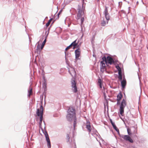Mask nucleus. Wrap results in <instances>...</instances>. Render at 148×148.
I'll return each mask as SVG.
<instances>
[{"label":"nucleus","mask_w":148,"mask_h":148,"mask_svg":"<svg viewBox=\"0 0 148 148\" xmlns=\"http://www.w3.org/2000/svg\"><path fill=\"white\" fill-rule=\"evenodd\" d=\"M105 68L101 67V71L102 72H103L105 71Z\"/></svg>","instance_id":"obj_26"},{"label":"nucleus","mask_w":148,"mask_h":148,"mask_svg":"<svg viewBox=\"0 0 148 148\" xmlns=\"http://www.w3.org/2000/svg\"><path fill=\"white\" fill-rule=\"evenodd\" d=\"M47 23H49L50 24L51 22L48 21V22Z\"/></svg>","instance_id":"obj_36"},{"label":"nucleus","mask_w":148,"mask_h":148,"mask_svg":"<svg viewBox=\"0 0 148 148\" xmlns=\"http://www.w3.org/2000/svg\"><path fill=\"white\" fill-rule=\"evenodd\" d=\"M93 56H94V55H93Z\"/></svg>","instance_id":"obj_39"},{"label":"nucleus","mask_w":148,"mask_h":148,"mask_svg":"<svg viewBox=\"0 0 148 148\" xmlns=\"http://www.w3.org/2000/svg\"><path fill=\"white\" fill-rule=\"evenodd\" d=\"M52 18H51L49 21L50 22L52 21Z\"/></svg>","instance_id":"obj_34"},{"label":"nucleus","mask_w":148,"mask_h":148,"mask_svg":"<svg viewBox=\"0 0 148 148\" xmlns=\"http://www.w3.org/2000/svg\"><path fill=\"white\" fill-rule=\"evenodd\" d=\"M43 132L45 136L47 142L48 147V148H51V143L47 132L45 131V132Z\"/></svg>","instance_id":"obj_8"},{"label":"nucleus","mask_w":148,"mask_h":148,"mask_svg":"<svg viewBox=\"0 0 148 148\" xmlns=\"http://www.w3.org/2000/svg\"><path fill=\"white\" fill-rule=\"evenodd\" d=\"M75 52L76 59L77 60L79 59V58L80 54V49H78L75 51Z\"/></svg>","instance_id":"obj_12"},{"label":"nucleus","mask_w":148,"mask_h":148,"mask_svg":"<svg viewBox=\"0 0 148 148\" xmlns=\"http://www.w3.org/2000/svg\"><path fill=\"white\" fill-rule=\"evenodd\" d=\"M103 14L105 15V18L107 20V21L104 20L102 21L101 25L102 26H105L106 24H107L108 23V21L110 20V16L109 14L108 13V8L106 6H105V9L103 12Z\"/></svg>","instance_id":"obj_3"},{"label":"nucleus","mask_w":148,"mask_h":148,"mask_svg":"<svg viewBox=\"0 0 148 148\" xmlns=\"http://www.w3.org/2000/svg\"><path fill=\"white\" fill-rule=\"evenodd\" d=\"M77 40H75L74 41H73L71 45V46H73L74 47L73 48H74L75 46H76L77 45V44L76 43V41Z\"/></svg>","instance_id":"obj_18"},{"label":"nucleus","mask_w":148,"mask_h":148,"mask_svg":"<svg viewBox=\"0 0 148 148\" xmlns=\"http://www.w3.org/2000/svg\"><path fill=\"white\" fill-rule=\"evenodd\" d=\"M66 139L67 142H69L70 141V137L68 134L67 135Z\"/></svg>","instance_id":"obj_22"},{"label":"nucleus","mask_w":148,"mask_h":148,"mask_svg":"<svg viewBox=\"0 0 148 148\" xmlns=\"http://www.w3.org/2000/svg\"><path fill=\"white\" fill-rule=\"evenodd\" d=\"M83 36V34L82 35V37Z\"/></svg>","instance_id":"obj_38"},{"label":"nucleus","mask_w":148,"mask_h":148,"mask_svg":"<svg viewBox=\"0 0 148 148\" xmlns=\"http://www.w3.org/2000/svg\"><path fill=\"white\" fill-rule=\"evenodd\" d=\"M72 148H76V145L75 140H73L72 143Z\"/></svg>","instance_id":"obj_21"},{"label":"nucleus","mask_w":148,"mask_h":148,"mask_svg":"<svg viewBox=\"0 0 148 148\" xmlns=\"http://www.w3.org/2000/svg\"><path fill=\"white\" fill-rule=\"evenodd\" d=\"M49 29H48V31H49Z\"/></svg>","instance_id":"obj_37"},{"label":"nucleus","mask_w":148,"mask_h":148,"mask_svg":"<svg viewBox=\"0 0 148 148\" xmlns=\"http://www.w3.org/2000/svg\"><path fill=\"white\" fill-rule=\"evenodd\" d=\"M117 104H118L120 103V100H117Z\"/></svg>","instance_id":"obj_29"},{"label":"nucleus","mask_w":148,"mask_h":148,"mask_svg":"<svg viewBox=\"0 0 148 148\" xmlns=\"http://www.w3.org/2000/svg\"><path fill=\"white\" fill-rule=\"evenodd\" d=\"M99 0H98V1H99Z\"/></svg>","instance_id":"obj_41"},{"label":"nucleus","mask_w":148,"mask_h":148,"mask_svg":"<svg viewBox=\"0 0 148 148\" xmlns=\"http://www.w3.org/2000/svg\"><path fill=\"white\" fill-rule=\"evenodd\" d=\"M102 59L105 60L106 64L107 66H108L109 64L111 65L115 63V62L113 58L110 56H108L106 58V57L104 56Z\"/></svg>","instance_id":"obj_5"},{"label":"nucleus","mask_w":148,"mask_h":148,"mask_svg":"<svg viewBox=\"0 0 148 148\" xmlns=\"http://www.w3.org/2000/svg\"><path fill=\"white\" fill-rule=\"evenodd\" d=\"M49 24H50L49 23H47L46 24V25L47 27H48L49 25Z\"/></svg>","instance_id":"obj_31"},{"label":"nucleus","mask_w":148,"mask_h":148,"mask_svg":"<svg viewBox=\"0 0 148 148\" xmlns=\"http://www.w3.org/2000/svg\"><path fill=\"white\" fill-rule=\"evenodd\" d=\"M67 114L66 118L67 120L69 121L73 120H74L73 127L74 128L75 127L76 124V119L75 116V110L73 108H69L67 111Z\"/></svg>","instance_id":"obj_1"},{"label":"nucleus","mask_w":148,"mask_h":148,"mask_svg":"<svg viewBox=\"0 0 148 148\" xmlns=\"http://www.w3.org/2000/svg\"><path fill=\"white\" fill-rule=\"evenodd\" d=\"M117 99L120 100L121 99L122 95V94L121 92H119V93L118 95H117Z\"/></svg>","instance_id":"obj_17"},{"label":"nucleus","mask_w":148,"mask_h":148,"mask_svg":"<svg viewBox=\"0 0 148 148\" xmlns=\"http://www.w3.org/2000/svg\"><path fill=\"white\" fill-rule=\"evenodd\" d=\"M46 42V39H45L43 41V42L42 43V45L41 46V50H42L43 48L44 47V45Z\"/></svg>","instance_id":"obj_20"},{"label":"nucleus","mask_w":148,"mask_h":148,"mask_svg":"<svg viewBox=\"0 0 148 148\" xmlns=\"http://www.w3.org/2000/svg\"><path fill=\"white\" fill-rule=\"evenodd\" d=\"M71 45H69V46H68L65 49V50H67L68 49H69V48H70V47H71Z\"/></svg>","instance_id":"obj_27"},{"label":"nucleus","mask_w":148,"mask_h":148,"mask_svg":"<svg viewBox=\"0 0 148 148\" xmlns=\"http://www.w3.org/2000/svg\"><path fill=\"white\" fill-rule=\"evenodd\" d=\"M77 16L76 18L77 20L81 18V26L82 27L83 23L84 21V8L83 7V4L82 5H78L77 9Z\"/></svg>","instance_id":"obj_2"},{"label":"nucleus","mask_w":148,"mask_h":148,"mask_svg":"<svg viewBox=\"0 0 148 148\" xmlns=\"http://www.w3.org/2000/svg\"><path fill=\"white\" fill-rule=\"evenodd\" d=\"M121 81V85L123 88H124L126 85V82L125 79H123V80Z\"/></svg>","instance_id":"obj_14"},{"label":"nucleus","mask_w":148,"mask_h":148,"mask_svg":"<svg viewBox=\"0 0 148 148\" xmlns=\"http://www.w3.org/2000/svg\"><path fill=\"white\" fill-rule=\"evenodd\" d=\"M110 123H111L113 127H115L114 126H115L116 125H115L114 123L112 122V121L111 119H110Z\"/></svg>","instance_id":"obj_23"},{"label":"nucleus","mask_w":148,"mask_h":148,"mask_svg":"<svg viewBox=\"0 0 148 148\" xmlns=\"http://www.w3.org/2000/svg\"><path fill=\"white\" fill-rule=\"evenodd\" d=\"M99 86L100 88H102V84H99Z\"/></svg>","instance_id":"obj_33"},{"label":"nucleus","mask_w":148,"mask_h":148,"mask_svg":"<svg viewBox=\"0 0 148 148\" xmlns=\"http://www.w3.org/2000/svg\"><path fill=\"white\" fill-rule=\"evenodd\" d=\"M98 83L99 84H101V80L100 78L98 79Z\"/></svg>","instance_id":"obj_25"},{"label":"nucleus","mask_w":148,"mask_h":148,"mask_svg":"<svg viewBox=\"0 0 148 148\" xmlns=\"http://www.w3.org/2000/svg\"><path fill=\"white\" fill-rule=\"evenodd\" d=\"M61 11H62V10H61L59 12V13H58V15H59L60 14V13H61Z\"/></svg>","instance_id":"obj_35"},{"label":"nucleus","mask_w":148,"mask_h":148,"mask_svg":"<svg viewBox=\"0 0 148 148\" xmlns=\"http://www.w3.org/2000/svg\"><path fill=\"white\" fill-rule=\"evenodd\" d=\"M71 82L72 90L74 92H76L77 91V88L75 81V80H72Z\"/></svg>","instance_id":"obj_9"},{"label":"nucleus","mask_w":148,"mask_h":148,"mask_svg":"<svg viewBox=\"0 0 148 148\" xmlns=\"http://www.w3.org/2000/svg\"><path fill=\"white\" fill-rule=\"evenodd\" d=\"M119 136L126 141H128L131 143L133 142V140L129 135H120Z\"/></svg>","instance_id":"obj_7"},{"label":"nucleus","mask_w":148,"mask_h":148,"mask_svg":"<svg viewBox=\"0 0 148 148\" xmlns=\"http://www.w3.org/2000/svg\"><path fill=\"white\" fill-rule=\"evenodd\" d=\"M32 88L30 87L29 88V89L28 90V94L27 95L28 97H30V96L32 95Z\"/></svg>","instance_id":"obj_16"},{"label":"nucleus","mask_w":148,"mask_h":148,"mask_svg":"<svg viewBox=\"0 0 148 148\" xmlns=\"http://www.w3.org/2000/svg\"><path fill=\"white\" fill-rule=\"evenodd\" d=\"M127 132L128 134L129 135H130L131 134V131L129 129H127Z\"/></svg>","instance_id":"obj_24"},{"label":"nucleus","mask_w":148,"mask_h":148,"mask_svg":"<svg viewBox=\"0 0 148 148\" xmlns=\"http://www.w3.org/2000/svg\"><path fill=\"white\" fill-rule=\"evenodd\" d=\"M103 96L104 97V98L105 99L106 98V93L105 92L103 93Z\"/></svg>","instance_id":"obj_28"},{"label":"nucleus","mask_w":148,"mask_h":148,"mask_svg":"<svg viewBox=\"0 0 148 148\" xmlns=\"http://www.w3.org/2000/svg\"><path fill=\"white\" fill-rule=\"evenodd\" d=\"M86 128L89 133H90L91 130V127L89 122H87L86 125Z\"/></svg>","instance_id":"obj_13"},{"label":"nucleus","mask_w":148,"mask_h":148,"mask_svg":"<svg viewBox=\"0 0 148 148\" xmlns=\"http://www.w3.org/2000/svg\"><path fill=\"white\" fill-rule=\"evenodd\" d=\"M105 61L104 60H103L102 61H101L100 63L101 67L104 68L105 67Z\"/></svg>","instance_id":"obj_15"},{"label":"nucleus","mask_w":148,"mask_h":148,"mask_svg":"<svg viewBox=\"0 0 148 148\" xmlns=\"http://www.w3.org/2000/svg\"><path fill=\"white\" fill-rule=\"evenodd\" d=\"M38 49H39V50H40V48H39V44L37 47V50H38Z\"/></svg>","instance_id":"obj_30"},{"label":"nucleus","mask_w":148,"mask_h":148,"mask_svg":"<svg viewBox=\"0 0 148 148\" xmlns=\"http://www.w3.org/2000/svg\"><path fill=\"white\" fill-rule=\"evenodd\" d=\"M126 105V101L124 99H123L121 103L120 107V114L123 115V114L124 113V109Z\"/></svg>","instance_id":"obj_6"},{"label":"nucleus","mask_w":148,"mask_h":148,"mask_svg":"<svg viewBox=\"0 0 148 148\" xmlns=\"http://www.w3.org/2000/svg\"><path fill=\"white\" fill-rule=\"evenodd\" d=\"M65 60H66V61H67V59H66V52H65Z\"/></svg>","instance_id":"obj_32"},{"label":"nucleus","mask_w":148,"mask_h":148,"mask_svg":"<svg viewBox=\"0 0 148 148\" xmlns=\"http://www.w3.org/2000/svg\"><path fill=\"white\" fill-rule=\"evenodd\" d=\"M83 1H84V0H83V1H82L83 2Z\"/></svg>","instance_id":"obj_40"},{"label":"nucleus","mask_w":148,"mask_h":148,"mask_svg":"<svg viewBox=\"0 0 148 148\" xmlns=\"http://www.w3.org/2000/svg\"><path fill=\"white\" fill-rule=\"evenodd\" d=\"M114 127H113V128L116 130V131L118 133V134L120 136V134L119 133V130L118 129V128L116 127V125L114 126Z\"/></svg>","instance_id":"obj_19"},{"label":"nucleus","mask_w":148,"mask_h":148,"mask_svg":"<svg viewBox=\"0 0 148 148\" xmlns=\"http://www.w3.org/2000/svg\"><path fill=\"white\" fill-rule=\"evenodd\" d=\"M69 72L70 75L73 76L76 75V72L75 69L73 67H70L69 68Z\"/></svg>","instance_id":"obj_11"},{"label":"nucleus","mask_w":148,"mask_h":148,"mask_svg":"<svg viewBox=\"0 0 148 148\" xmlns=\"http://www.w3.org/2000/svg\"><path fill=\"white\" fill-rule=\"evenodd\" d=\"M116 68L118 71V79L120 80H121L122 79L121 69L119 66H116Z\"/></svg>","instance_id":"obj_10"},{"label":"nucleus","mask_w":148,"mask_h":148,"mask_svg":"<svg viewBox=\"0 0 148 148\" xmlns=\"http://www.w3.org/2000/svg\"><path fill=\"white\" fill-rule=\"evenodd\" d=\"M43 109V107L42 105L40 106V109L38 108L37 109L36 114L38 116H40V122H39L40 127H41V124L42 120Z\"/></svg>","instance_id":"obj_4"}]
</instances>
